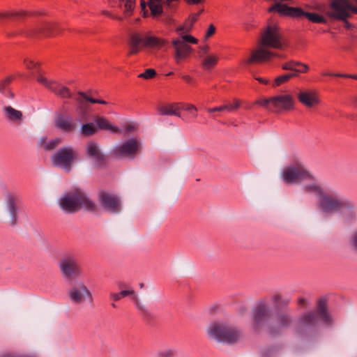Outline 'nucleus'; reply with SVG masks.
I'll return each instance as SVG.
<instances>
[{"label":"nucleus","mask_w":357,"mask_h":357,"mask_svg":"<svg viewBox=\"0 0 357 357\" xmlns=\"http://www.w3.org/2000/svg\"><path fill=\"white\" fill-rule=\"evenodd\" d=\"M184 109L187 110V111H190V110L197 111L196 107L194 106L193 105H188L186 106V107L184 108Z\"/></svg>","instance_id":"obj_60"},{"label":"nucleus","mask_w":357,"mask_h":357,"mask_svg":"<svg viewBox=\"0 0 357 357\" xmlns=\"http://www.w3.org/2000/svg\"><path fill=\"white\" fill-rule=\"evenodd\" d=\"M283 181L287 184H294L312 178L311 174L301 162L287 166L282 172Z\"/></svg>","instance_id":"obj_15"},{"label":"nucleus","mask_w":357,"mask_h":357,"mask_svg":"<svg viewBox=\"0 0 357 357\" xmlns=\"http://www.w3.org/2000/svg\"><path fill=\"white\" fill-rule=\"evenodd\" d=\"M166 45V41L160 38L153 36H142L138 33L130 36L128 45L130 50L128 56L137 54L142 47L152 50H160Z\"/></svg>","instance_id":"obj_8"},{"label":"nucleus","mask_w":357,"mask_h":357,"mask_svg":"<svg viewBox=\"0 0 357 357\" xmlns=\"http://www.w3.org/2000/svg\"><path fill=\"white\" fill-rule=\"evenodd\" d=\"M136 130V127L133 124H129L126 127V132H131Z\"/></svg>","instance_id":"obj_55"},{"label":"nucleus","mask_w":357,"mask_h":357,"mask_svg":"<svg viewBox=\"0 0 357 357\" xmlns=\"http://www.w3.org/2000/svg\"><path fill=\"white\" fill-rule=\"evenodd\" d=\"M174 48V60L177 64H180L183 59H186L192 52V48L180 39H175L172 41Z\"/></svg>","instance_id":"obj_23"},{"label":"nucleus","mask_w":357,"mask_h":357,"mask_svg":"<svg viewBox=\"0 0 357 357\" xmlns=\"http://www.w3.org/2000/svg\"><path fill=\"white\" fill-rule=\"evenodd\" d=\"M179 105L177 103L170 104L167 106L160 107L159 112L160 115H173L180 117Z\"/></svg>","instance_id":"obj_28"},{"label":"nucleus","mask_w":357,"mask_h":357,"mask_svg":"<svg viewBox=\"0 0 357 357\" xmlns=\"http://www.w3.org/2000/svg\"><path fill=\"white\" fill-rule=\"evenodd\" d=\"M179 0H149L148 2L141 0V7L145 10L148 5L151 15L154 17L165 16L167 20H170L171 13L175 10L176 3Z\"/></svg>","instance_id":"obj_11"},{"label":"nucleus","mask_w":357,"mask_h":357,"mask_svg":"<svg viewBox=\"0 0 357 357\" xmlns=\"http://www.w3.org/2000/svg\"><path fill=\"white\" fill-rule=\"evenodd\" d=\"M182 79L190 84L193 82V79L190 75H183L182 76Z\"/></svg>","instance_id":"obj_57"},{"label":"nucleus","mask_w":357,"mask_h":357,"mask_svg":"<svg viewBox=\"0 0 357 357\" xmlns=\"http://www.w3.org/2000/svg\"><path fill=\"white\" fill-rule=\"evenodd\" d=\"M59 266L64 278L74 279L82 275V269L79 264L76 256L72 253H66L61 258Z\"/></svg>","instance_id":"obj_13"},{"label":"nucleus","mask_w":357,"mask_h":357,"mask_svg":"<svg viewBox=\"0 0 357 357\" xmlns=\"http://www.w3.org/2000/svg\"><path fill=\"white\" fill-rule=\"evenodd\" d=\"M271 301L275 303L276 307L287 306L290 302L289 298H284L280 294H275L271 297Z\"/></svg>","instance_id":"obj_36"},{"label":"nucleus","mask_w":357,"mask_h":357,"mask_svg":"<svg viewBox=\"0 0 357 357\" xmlns=\"http://www.w3.org/2000/svg\"><path fill=\"white\" fill-rule=\"evenodd\" d=\"M215 31V27L213 24H211L206 33L205 37L209 38L211 37Z\"/></svg>","instance_id":"obj_51"},{"label":"nucleus","mask_w":357,"mask_h":357,"mask_svg":"<svg viewBox=\"0 0 357 357\" xmlns=\"http://www.w3.org/2000/svg\"><path fill=\"white\" fill-rule=\"evenodd\" d=\"M135 0H126L125 3V12L128 15L134 8Z\"/></svg>","instance_id":"obj_46"},{"label":"nucleus","mask_w":357,"mask_h":357,"mask_svg":"<svg viewBox=\"0 0 357 357\" xmlns=\"http://www.w3.org/2000/svg\"><path fill=\"white\" fill-rule=\"evenodd\" d=\"M81 132L84 136H91L97 132L94 122H86L81 127Z\"/></svg>","instance_id":"obj_33"},{"label":"nucleus","mask_w":357,"mask_h":357,"mask_svg":"<svg viewBox=\"0 0 357 357\" xmlns=\"http://www.w3.org/2000/svg\"><path fill=\"white\" fill-rule=\"evenodd\" d=\"M24 63L26 66V67L29 69L36 68L38 66V63H35L34 61L29 60L28 59H24Z\"/></svg>","instance_id":"obj_48"},{"label":"nucleus","mask_w":357,"mask_h":357,"mask_svg":"<svg viewBox=\"0 0 357 357\" xmlns=\"http://www.w3.org/2000/svg\"><path fill=\"white\" fill-rule=\"evenodd\" d=\"M293 323L290 314L285 311H278L275 317V322L268 324L266 333L271 337L282 335L283 330L289 328Z\"/></svg>","instance_id":"obj_16"},{"label":"nucleus","mask_w":357,"mask_h":357,"mask_svg":"<svg viewBox=\"0 0 357 357\" xmlns=\"http://www.w3.org/2000/svg\"><path fill=\"white\" fill-rule=\"evenodd\" d=\"M302 65V63L300 61H296L294 60H291L288 62H286L282 64V68L285 70H291L294 71L296 73V67Z\"/></svg>","instance_id":"obj_39"},{"label":"nucleus","mask_w":357,"mask_h":357,"mask_svg":"<svg viewBox=\"0 0 357 357\" xmlns=\"http://www.w3.org/2000/svg\"><path fill=\"white\" fill-rule=\"evenodd\" d=\"M119 295L121 298L132 296V299L135 300V307L139 311L141 316L146 320H150L153 318V314L144 305H142L137 298V296L135 295L134 290L132 289H125L121 290L119 292Z\"/></svg>","instance_id":"obj_24"},{"label":"nucleus","mask_w":357,"mask_h":357,"mask_svg":"<svg viewBox=\"0 0 357 357\" xmlns=\"http://www.w3.org/2000/svg\"><path fill=\"white\" fill-rule=\"evenodd\" d=\"M307 303V300L303 297H300L298 299V303L302 307H306Z\"/></svg>","instance_id":"obj_54"},{"label":"nucleus","mask_w":357,"mask_h":357,"mask_svg":"<svg viewBox=\"0 0 357 357\" xmlns=\"http://www.w3.org/2000/svg\"><path fill=\"white\" fill-rule=\"evenodd\" d=\"M207 333L210 337L218 342L233 344L241 337L242 333L236 326L223 321H214L208 328Z\"/></svg>","instance_id":"obj_5"},{"label":"nucleus","mask_w":357,"mask_h":357,"mask_svg":"<svg viewBox=\"0 0 357 357\" xmlns=\"http://www.w3.org/2000/svg\"><path fill=\"white\" fill-rule=\"evenodd\" d=\"M203 10H199L197 13L191 15L188 20L185 22L186 24L189 25L191 28L193 24L197 20L199 15L202 13Z\"/></svg>","instance_id":"obj_45"},{"label":"nucleus","mask_w":357,"mask_h":357,"mask_svg":"<svg viewBox=\"0 0 357 357\" xmlns=\"http://www.w3.org/2000/svg\"><path fill=\"white\" fill-rule=\"evenodd\" d=\"M78 157V152L73 147L67 146L59 149L52 155L51 160L54 167L70 172Z\"/></svg>","instance_id":"obj_10"},{"label":"nucleus","mask_w":357,"mask_h":357,"mask_svg":"<svg viewBox=\"0 0 357 357\" xmlns=\"http://www.w3.org/2000/svg\"><path fill=\"white\" fill-rule=\"evenodd\" d=\"M93 121L95 123L96 128L98 130H109L112 133H119L121 130L119 127L112 126L109 123V121L103 116H98L97 115L93 116Z\"/></svg>","instance_id":"obj_27"},{"label":"nucleus","mask_w":357,"mask_h":357,"mask_svg":"<svg viewBox=\"0 0 357 357\" xmlns=\"http://www.w3.org/2000/svg\"><path fill=\"white\" fill-rule=\"evenodd\" d=\"M181 41H183V43H193V44L197 43V40L190 35L183 36Z\"/></svg>","instance_id":"obj_47"},{"label":"nucleus","mask_w":357,"mask_h":357,"mask_svg":"<svg viewBox=\"0 0 357 357\" xmlns=\"http://www.w3.org/2000/svg\"><path fill=\"white\" fill-rule=\"evenodd\" d=\"M86 154L93 160L96 167L101 168L105 165L106 157L101 152L98 144L93 141L89 142L86 145Z\"/></svg>","instance_id":"obj_21"},{"label":"nucleus","mask_w":357,"mask_h":357,"mask_svg":"<svg viewBox=\"0 0 357 357\" xmlns=\"http://www.w3.org/2000/svg\"><path fill=\"white\" fill-rule=\"evenodd\" d=\"M36 79L40 84L61 98H73L80 104L82 103L83 99L91 103H98L102 105L107 104V102L103 100L91 98L88 96L85 93L82 91H79L77 96H73L68 87L63 86L55 81L49 80L41 75L37 76Z\"/></svg>","instance_id":"obj_7"},{"label":"nucleus","mask_w":357,"mask_h":357,"mask_svg":"<svg viewBox=\"0 0 357 357\" xmlns=\"http://www.w3.org/2000/svg\"><path fill=\"white\" fill-rule=\"evenodd\" d=\"M297 97L298 100L307 107H312L320 102L318 93L314 90L301 91Z\"/></svg>","instance_id":"obj_25"},{"label":"nucleus","mask_w":357,"mask_h":357,"mask_svg":"<svg viewBox=\"0 0 357 357\" xmlns=\"http://www.w3.org/2000/svg\"><path fill=\"white\" fill-rule=\"evenodd\" d=\"M190 27L188 25V24H185V25H183V26H180L176 28V31L178 33H180L181 32H183V31H190Z\"/></svg>","instance_id":"obj_50"},{"label":"nucleus","mask_w":357,"mask_h":357,"mask_svg":"<svg viewBox=\"0 0 357 357\" xmlns=\"http://www.w3.org/2000/svg\"><path fill=\"white\" fill-rule=\"evenodd\" d=\"M59 203L61 208L67 213H75L82 208L89 211L96 210V204L80 188H75L66 192L60 198Z\"/></svg>","instance_id":"obj_3"},{"label":"nucleus","mask_w":357,"mask_h":357,"mask_svg":"<svg viewBox=\"0 0 357 357\" xmlns=\"http://www.w3.org/2000/svg\"><path fill=\"white\" fill-rule=\"evenodd\" d=\"M298 74L296 73H286L283 74L282 75H280L277 77L275 80L274 83L273 84V86H280L285 82H287L288 80H289L292 77H297Z\"/></svg>","instance_id":"obj_35"},{"label":"nucleus","mask_w":357,"mask_h":357,"mask_svg":"<svg viewBox=\"0 0 357 357\" xmlns=\"http://www.w3.org/2000/svg\"><path fill=\"white\" fill-rule=\"evenodd\" d=\"M268 12H276L281 15H288L292 17H305V11L299 7H290L281 3H276L268 8Z\"/></svg>","instance_id":"obj_20"},{"label":"nucleus","mask_w":357,"mask_h":357,"mask_svg":"<svg viewBox=\"0 0 357 357\" xmlns=\"http://www.w3.org/2000/svg\"><path fill=\"white\" fill-rule=\"evenodd\" d=\"M319 322L328 327L333 324V319L328 310L325 298L319 300L314 310L307 311L300 315L296 322V333L302 337H312L318 332Z\"/></svg>","instance_id":"obj_1"},{"label":"nucleus","mask_w":357,"mask_h":357,"mask_svg":"<svg viewBox=\"0 0 357 357\" xmlns=\"http://www.w3.org/2000/svg\"><path fill=\"white\" fill-rule=\"evenodd\" d=\"M77 113L79 117V119L82 122H88L91 120H93V116L95 115H92L89 113L86 107L84 105H80L77 109Z\"/></svg>","instance_id":"obj_32"},{"label":"nucleus","mask_w":357,"mask_h":357,"mask_svg":"<svg viewBox=\"0 0 357 357\" xmlns=\"http://www.w3.org/2000/svg\"><path fill=\"white\" fill-rule=\"evenodd\" d=\"M56 33V25L43 22L40 26L36 29H30L29 31H20L8 33V36H14L18 34H25L27 36H36L38 34H43L45 36L54 35Z\"/></svg>","instance_id":"obj_19"},{"label":"nucleus","mask_w":357,"mask_h":357,"mask_svg":"<svg viewBox=\"0 0 357 357\" xmlns=\"http://www.w3.org/2000/svg\"><path fill=\"white\" fill-rule=\"evenodd\" d=\"M303 189L304 191L306 192L312 193L315 195L317 197L318 200L326 191L321 187L320 185H319L317 183L307 184L303 187Z\"/></svg>","instance_id":"obj_30"},{"label":"nucleus","mask_w":357,"mask_h":357,"mask_svg":"<svg viewBox=\"0 0 357 357\" xmlns=\"http://www.w3.org/2000/svg\"><path fill=\"white\" fill-rule=\"evenodd\" d=\"M142 143L137 138H131L112 149V153L116 158L133 160L142 150Z\"/></svg>","instance_id":"obj_14"},{"label":"nucleus","mask_w":357,"mask_h":357,"mask_svg":"<svg viewBox=\"0 0 357 357\" xmlns=\"http://www.w3.org/2000/svg\"><path fill=\"white\" fill-rule=\"evenodd\" d=\"M261 47L252 51L250 58L245 61L246 65L261 63L278 56V54L270 51L266 47L282 50L286 45L282 41L279 28L276 24H269L261 35L260 40Z\"/></svg>","instance_id":"obj_2"},{"label":"nucleus","mask_w":357,"mask_h":357,"mask_svg":"<svg viewBox=\"0 0 357 357\" xmlns=\"http://www.w3.org/2000/svg\"><path fill=\"white\" fill-rule=\"evenodd\" d=\"M262 354H263L264 356H266V357H270V356H271V354L269 353V351H267V350H264V351H262Z\"/></svg>","instance_id":"obj_63"},{"label":"nucleus","mask_w":357,"mask_h":357,"mask_svg":"<svg viewBox=\"0 0 357 357\" xmlns=\"http://www.w3.org/2000/svg\"><path fill=\"white\" fill-rule=\"evenodd\" d=\"M305 17L313 23L326 24L327 22L324 17L316 13L305 12Z\"/></svg>","instance_id":"obj_34"},{"label":"nucleus","mask_w":357,"mask_h":357,"mask_svg":"<svg viewBox=\"0 0 357 357\" xmlns=\"http://www.w3.org/2000/svg\"><path fill=\"white\" fill-rule=\"evenodd\" d=\"M255 104L275 113L294 107V100L291 95H279L270 98L259 99L255 101Z\"/></svg>","instance_id":"obj_12"},{"label":"nucleus","mask_w":357,"mask_h":357,"mask_svg":"<svg viewBox=\"0 0 357 357\" xmlns=\"http://www.w3.org/2000/svg\"><path fill=\"white\" fill-rule=\"evenodd\" d=\"M352 14L357 15V0H331L328 16L330 18L342 21L344 27L347 29L353 26L347 20Z\"/></svg>","instance_id":"obj_6"},{"label":"nucleus","mask_w":357,"mask_h":357,"mask_svg":"<svg viewBox=\"0 0 357 357\" xmlns=\"http://www.w3.org/2000/svg\"><path fill=\"white\" fill-rule=\"evenodd\" d=\"M111 305H112V307L113 308H116L117 307L116 305L115 304V303L114 301H113V303H111Z\"/></svg>","instance_id":"obj_64"},{"label":"nucleus","mask_w":357,"mask_h":357,"mask_svg":"<svg viewBox=\"0 0 357 357\" xmlns=\"http://www.w3.org/2000/svg\"><path fill=\"white\" fill-rule=\"evenodd\" d=\"M217 63L218 57L213 55H210L203 60L202 67L205 70H209L211 68L214 67L217 64Z\"/></svg>","instance_id":"obj_37"},{"label":"nucleus","mask_w":357,"mask_h":357,"mask_svg":"<svg viewBox=\"0 0 357 357\" xmlns=\"http://www.w3.org/2000/svg\"><path fill=\"white\" fill-rule=\"evenodd\" d=\"M68 295L75 304H81L87 298L91 303L93 301V296L89 288L83 282L75 284L69 290Z\"/></svg>","instance_id":"obj_18"},{"label":"nucleus","mask_w":357,"mask_h":357,"mask_svg":"<svg viewBox=\"0 0 357 357\" xmlns=\"http://www.w3.org/2000/svg\"><path fill=\"white\" fill-rule=\"evenodd\" d=\"M6 118L11 121H19L22 119V113L13 108L11 106H6L3 108Z\"/></svg>","instance_id":"obj_29"},{"label":"nucleus","mask_w":357,"mask_h":357,"mask_svg":"<svg viewBox=\"0 0 357 357\" xmlns=\"http://www.w3.org/2000/svg\"><path fill=\"white\" fill-rule=\"evenodd\" d=\"M98 199L101 206L109 213H118L121 211V202L114 194L102 190L99 192Z\"/></svg>","instance_id":"obj_17"},{"label":"nucleus","mask_w":357,"mask_h":357,"mask_svg":"<svg viewBox=\"0 0 357 357\" xmlns=\"http://www.w3.org/2000/svg\"><path fill=\"white\" fill-rule=\"evenodd\" d=\"M13 78L11 76H8L3 79L0 81V92L6 95L7 86L10 84Z\"/></svg>","instance_id":"obj_42"},{"label":"nucleus","mask_w":357,"mask_h":357,"mask_svg":"<svg viewBox=\"0 0 357 357\" xmlns=\"http://www.w3.org/2000/svg\"><path fill=\"white\" fill-rule=\"evenodd\" d=\"M337 75V77L351 78V79H357V75L341 73V75Z\"/></svg>","instance_id":"obj_53"},{"label":"nucleus","mask_w":357,"mask_h":357,"mask_svg":"<svg viewBox=\"0 0 357 357\" xmlns=\"http://www.w3.org/2000/svg\"><path fill=\"white\" fill-rule=\"evenodd\" d=\"M20 197L16 194L8 193L6 197V208L10 215V225L15 226L17 223L18 204Z\"/></svg>","instance_id":"obj_22"},{"label":"nucleus","mask_w":357,"mask_h":357,"mask_svg":"<svg viewBox=\"0 0 357 357\" xmlns=\"http://www.w3.org/2000/svg\"><path fill=\"white\" fill-rule=\"evenodd\" d=\"M155 75L156 72L154 69L148 68L143 73L139 74L138 77L140 78L148 79L154 77Z\"/></svg>","instance_id":"obj_43"},{"label":"nucleus","mask_w":357,"mask_h":357,"mask_svg":"<svg viewBox=\"0 0 357 357\" xmlns=\"http://www.w3.org/2000/svg\"><path fill=\"white\" fill-rule=\"evenodd\" d=\"M61 140L59 138L51 139L44 144V149L47 151L52 150L56 148L61 143Z\"/></svg>","instance_id":"obj_41"},{"label":"nucleus","mask_w":357,"mask_h":357,"mask_svg":"<svg viewBox=\"0 0 357 357\" xmlns=\"http://www.w3.org/2000/svg\"><path fill=\"white\" fill-rule=\"evenodd\" d=\"M190 4H198L203 2V0H185Z\"/></svg>","instance_id":"obj_59"},{"label":"nucleus","mask_w":357,"mask_h":357,"mask_svg":"<svg viewBox=\"0 0 357 357\" xmlns=\"http://www.w3.org/2000/svg\"><path fill=\"white\" fill-rule=\"evenodd\" d=\"M109 298L114 301H118L121 299V296L119 295V293H115V292H110L109 293Z\"/></svg>","instance_id":"obj_52"},{"label":"nucleus","mask_w":357,"mask_h":357,"mask_svg":"<svg viewBox=\"0 0 357 357\" xmlns=\"http://www.w3.org/2000/svg\"><path fill=\"white\" fill-rule=\"evenodd\" d=\"M54 122L56 128L65 132H71L74 131L75 128L73 119L70 116L59 114L56 115Z\"/></svg>","instance_id":"obj_26"},{"label":"nucleus","mask_w":357,"mask_h":357,"mask_svg":"<svg viewBox=\"0 0 357 357\" xmlns=\"http://www.w3.org/2000/svg\"><path fill=\"white\" fill-rule=\"evenodd\" d=\"M239 107V102L238 100H235L234 103L232 104H226L220 107H215L213 108H208L207 109V112L208 113H212L215 112H223V111H227V112H233L236 109H237Z\"/></svg>","instance_id":"obj_31"},{"label":"nucleus","mask_w":357,"mask_h":357,"mask_svg":"<svg viewBox=\"0 0 357 357\" xmlns=\"http://www.w3.org/2000/svg\"><path fill=\"white\" fill-rule=\"evenodd\" d=\"M177 354V351L175 349H166L159 351L156 354L157 357H175Z\"/></svg>","instance_id":"obj_40"},{"label":"nucleus","mask_w":357,"mask_h":357,"mask_svg":"<svg viewBox=\"0 0 357 357\" xmlns=\"http://www.w3.org/2000/svg\"><path fill=\"white\" fill-rule=\"evenodd\" d=\"M26 15L24 11L0 13V21L4 18H22Z\"/></svg>","instance_id":"obj_38"},{"label":"nucleus","mask_w":357,"mask_h":357,"mask_svg":"<svg viewBox=\"0 0 357 357\" xmlns=\"http://www.w3.org/2000/svg\"><path fill=\"white\" fill-rule=\"evenodd\" d=\"M322 75L324 76H333V77H337L336 75H341V73H323Z\"/></svg>","instance_id":"obj_62"},{"label":"nucleus","mask_w":357,"mask_h":357,"mask_svg":"<svg viewBox=\"0 0 357 357\" xmlns=\"http://www.w3.org/2000/svg\"><path fill=\"white\" fill-rule=\"evenodd\" d=\"M200 50L201 51L204 53V54H207L208 52V50H209V47L208 45H204L203 47H200Z\"/></svg>","instance_id":"obj_61"},{"label":"nucleus","mask_w":357,"mask_h":357,"mask_svg":"<svg viewBox=\"0 0 357 357\" xmlns=\"http://www.w3.org/2000/svg\"><path fill=\"white\" fill-rule=\"evenodd\" d=\"M0 357H19V355L12 352H6L0 355Z\"/></svg>","instance_id":"obj_56"},{"label":"nucleus","mask_w":357,"mask_h":357,"mask_svg":"<svg viewBox=\"0 0 357 357\" xmlns=\"http://www.w3.org/2000/svg\"><path fill=\"white\" fill-rule=\"evenodd\" d=\"M349 243L351 248L357 252V230L354 231L351 235Z\"/></svg>","instance_id":"obj_44"},{"label":"nucleus","mask_w":357,"mask_h":357,"mask_svg":"<svg viewBox=\"0 0 357 357\" xmlns=\"http://www.w3.org/2000/svg\"><path fill=\"white\" fill-rule=\"evenodd\" d=\"M318 206L326 213H340L350 215L354 208L352 202L334 191H325L318 200Z\"/></svg>","instance_id":"obj_4"},{"label":"nucleus","mask_w":357,"mask_h":357,"mask_svg":"<svg viewBox=\"0 0 357 357\" xmlns=\"http://www.w3.org/2000/svg\"><path fill=\"white\" fill-rule=\"evenodd\" d=\"M255 79H257V81H259L260 83L264 84H268L269 83L268 79H266L262 77H255Z\"/></svg>","instance_id":"obj_58"},{"label":"nucleus","mask_w":357,"mask_h":357,"mask_svg":"<svg viewBox=\"0 0 357 357\" xmlns=\"http://www.w3.org/2000/svg\"><path fill=\"white\" fill-rule=\"evenodd\" d=\"M273 316V310L266 300L261 299L259 301L252 310V329L259 333L261 329L268 324Z\"/></svg>","instance_id":"obj_9"},{"label":"nucleus","mask_w":357,"mask_h":357,"mask_svg":"<svg viewBox=\"0 0 357 357\" xmlns=\"http://www.w3.org/2000/svg\"><path fill=\"white\" fill-rule=\"evenodd\" d=\"M298 67H302V68H301V69L297 68L296 70V73H295L296 74L297 73H305L307 72L309 70V66L307 64L303 63H302V65L298 66Z\"/></svg>","instance_id":"obj_49"}]
</instances>
